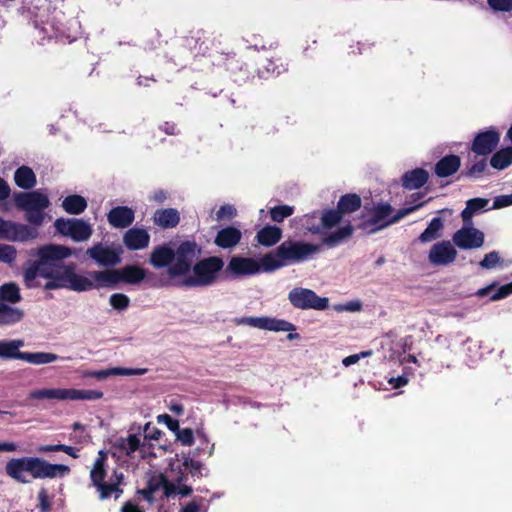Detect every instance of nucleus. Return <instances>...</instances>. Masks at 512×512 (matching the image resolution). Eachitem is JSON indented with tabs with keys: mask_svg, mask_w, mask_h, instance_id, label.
I'll return each instance as SVG.
<instances>
[{
	"mask_svg": "<svg viewBox=\"0 0 512 512\" xmlns=\"http://www.w3.org/2000/svg\"><path fill=\"white\" fill-rule=\"evenodd\" d=\"M73 250L64 245L48 244L39 247L36 260L27 263L23 278L28 288L39 285L37 279L44 278L47 282L44 289H69L81 291L88 288V282L83 275L76 273V264H65L64 260L72 256Z\"/></svg>",
	"mask_w": 512,
	"mask_h": 512,
	"instance_id": "f257e3e1",
	"label": "nucleus"
},
{
	"mask_svg": "<svg viewBox=\"0 0 512 512\" xmlns=\"http://www.w3.org/2000/svg\"><path fill=\"white\" fill-rule=\"evenodd\" d=\"M5 473L13 480L28 484L30 480L25 473L34 479L62 478L70 473V468L64 464H52L39 457L12 458L5 465Z\"/></svg>",
	"mask_w": 512,
	"mask_h": 512,
	"instance_id": "f03ea898",
	"label": "nucleus"
},
{
	"mask_svg": "<svg viewBox=\"0 0 512 512\" xmlns=\"http://www.w3.org/2000/svg\"><path fill=\"white\" fill-rule=\"evenodd\" d=\"M320 250L316 244L285 240L273 253H268L262 257V267L264 272H272L291 263H300L311 259Z\"/></svg>",
	"mask_w": 512,
	"mask_h": 512,
	"instance_id": "7ed1b4c3",
	"label": "nucleus"
},
{
	"mask_svg": "<svg viewBox=\"0 0 512 512\" xmlns=\"http://www.w3.org/2000/svg\"><path fill=\"white\" fill-rule=\"evenodd\" d=\"M106 459V453L103 451H99L98 457L95 460L93 467L90 471V479L93 486L99 492V498L101 500H106L110 498L112 495H114L115 499H118L123 492V490L120 488V484L123 481V474L114 471L109 482H106Z\"/></svg>",
	"mask_w": 512,
	"mask_h": 512,
	"instance_id": "20e7f679",
	"label": "nucleus"
},
{
	"mask_svg": "<svg viewBox=\"0 0 512 512\" xmlns=\"http://www.w3.org/2000/svg\"><path fill=\"white\" fill-rule=\"evenodd\" d=\"M224 262L221 258L212 256L197 262L192 272L178 281V285L185 287H205L212 285L218 273L222 270Z\"/></svg>",
	"mask_w": 512,
	"mask_h": 512,
	"instance_id": "39448f33",
	"label": "nucleus"
},
{
	"mask_svg": "<svg viewBox=\"0 0 512 512\" xmlns=\"http://www.w3.org/2000/svg\"><path fill=\"white\" fill-rule=\"evenodd\" d=\"M15 205L25 211V219L39 227L45 221V209L50 205L47 195L40 191L19 192L14 195Z\"/></svg>",
	"mask_w": 512,
	"mask_h": 512,
	"instance_id": "423d86ee",
	"label": "nucleus"
},
{
	"mask_svg": "<svg viewBox=\"0 0 512 512\" xmlns=\"http://www.w3.org/2000/svg\"><path fill=\"white\" fill-rule=\"evenodd\" d=\"M424 204L425 202H420L414 206L400 209L394 216H391L392 207L389 204H379L374 207L369 219L362 223V227L369 233H374L397 223L402 218L423 207Z\"/></svg>",
	"mask_w": 512,
	"mask_h": 512,
	"instance_id": "0eeeda50",
	"label": "nucleus"
},
{
	"mask_svg": "<svg viewBox=\"0 0 512 512\" xmlns=\"http://www.w3.org/2000/svg\"><path fill=\"white\" fill-rule=\"evenodd\" d=\"M103 397V392L98 390H79L74 388H42L29 392L30 400H58V401H79L98 400Z\"/></svg>",
	"mask_w": 512,
	"mask_h": 512,
	"instance_id": "6e6552de",
	"label": "nucleus"
},
{
	"mask_svg": "<svg viewBox=\"0 0 512 512\" xmlns=\"http://www.w3.org/2000/svg\"><path fill=\"white\" fill-rule=\"evenodd\" d=\"M198 246L195 242H184L174 251V259L168 267V275L171 279L181 277V280L190 274L192 263L199 254Z\"/></svg>",
	"mask_w": 512,
	"mask_h": 512,
	"instance_id": "1a4fd4ad",
	"label": "nucleus"
},
{
	"mask_svg": "<svg viewBox=\"0 0 512 512\" xmlns=\"http://www.w3.org/2000/svg\"><path fill=\"white\" fill-rule=\"evenodd\" d=\"M290 303L298 309L325 310L328 308L329 300L326 297H319L313 290L295 287L288 294Z\"/></svg>",
	"mask_w": 512,
	"mask_h": 512,
	"instance_id": "9d476101",
	"label": "nucleus"
},
{
	"mask_svg": "<svg viewBox=\"0 0 512 512\" xmlns=\"http://www.w3.org/2000/svg\"><path fill=\"white\" fill-rule=\"evenodd\" d=\"M56 230L75 242L87 241L93 232L92 226L83 219H64L60 218L54 224Z\"/></svg>",
	"mask_w": 512,
	"mask_h": 512,
	"instance_id": "9b49d317",
	"label": "nucleus"
},
{
	"mask_svg": "<svg viewBox=\"0 0 512 512\" xmlns=\"http://www.w3.org/2000/svg\"><path fill=\"white\" fill-rule=\"evenodd\" d=\"M38 235V230L35 227L18 224L0 217V239L2 240L25 242L36 239Z\"/></svg>",
	"mask_w": 512,
	"mask_h": 512,
	"instance_id": "f8f14e48",
	"label": "nucleus"
},
{
	"mask_svg": "<svg viewBox=\"0 0 512 512\" xmlns=\"http://www.w3.org/2000/svg\"><path fill=\"white\" fill-rule=\"evenodd\" d=\"M235 323L237 325H244V326H250L262 330H269L274 332H292L296 330V327L282 319H276L272 317H255V316H248V317H242L235 320Z\"/></svg>",
	"mask_w": 512,
	"mask_h": 512,
	"instance_id": "ddd939ff",
	"label": "nucleus"
},
{
	"mask_svg": "<svg viewBox=\"0 0 512 512\" xmlns=\"http://www.w3.org/2000/svg\"><path fill=\"white\" fill-rule=\"evenodd\" d=\"M161 489L163 490V496L169 498L174 496L177 487L174 482L168 479V476L162 473H156L149 478L147 487L139 490L138 493L141 494L147 502L153 503L155 501L154 495Z\"/></svg>",
	"mask_w": 512,
	"mask_h": 512,
	"instance_id": "4468645a",
	"label": "nucleus"
},
{
	"mask_svg": "<svg viewBox=\"0 0 512 512\" xmlns=\"http://www.w3.org/2000/svg\"><path fill=\"white\" fill-rule=\"evenodd\" d=\"M452 241L460 249L480 248L484 243V233L464 223L463 227L454 233Z\"/></svg>",
	"mask_w": 512,
	"mask_h": 512,
	"instance_id": "2eb2a0df",
	"label": "nucleus"
},
{
	"mask_svg": "<svg viewBox=\"0 0 512 512\" xmlns=\"http://www.w3.org/2000/svg\"><path fill=\"white\" fill-rule=\"evenodd\" d=\"M263 271L262 258L256 261L253 258L234 256L230 259L226 271L233 276H251Z\"/></svg>",
	"mask_w": 512,
	"mask_h": 512,
	"instance_id": "dca6fc26",
	"label": "nucleus"
},
{
	"mask_svg": "<svg viewBox=\"0 0 512 512\" xmlns=\"http://www.w3.org/2000/svg\"><path fill=\"white\" fill-rule=\"evenodd\" d=\"M457 251L450 241L434 244L429 251L428 260L434 266H446L456 259Z\"/></svg>",
	"mask_w": 512,
	"mask_h": 512,
	"instance_id": "f3484780",
	"label": "nucleus"
},
{
	"mask_svg": "<svg viewBox=\"0 0 512 512\" xmlns=\"http://www.w3.org/2000/svg\"><path fill=\"white\" fill-rule=\"evenodd\" d=\"M86 254L103 267H113L120 263V253L113 247L101 243L87 249Z\"/></svg>",
	"mask_w": 512,
	"mask_h": 512,
	"instance_id": "a211bd4d",
	"label": "nucleus"
},
{
	"mask_svg": "<svg viewBox=\"0 0 512 512\" xmlns=\"http://www.w3.org/2000/svg\"><path fill=\"white\" fill-rule=\"evenodd\" d=\"M117 269H106L102 271H90L88 273V277L84 276V279L88 282L89 287L82 289L80 292L88 291L93 288H102V287H114L118 283H120V278H118Z\"/></svg>",
	"mask_w": 512,
	"mask_h": 512,
	"instance_id": "6ab92c4d",
	"label": "nucleus"
},
{
	"mask_svg": "<svg viewBox=\"0 0 512 512\" xmlns=\"http://www.w3.org/2000/svg\"><path fill=\"white\" fill-rule=\"evenodd\" d=\"M141 447V438L136 434H130L127 437L117 438L112 444L114 456H126L130 459L134 458V455L137 451H141Z\"/></svg>",
	"mask_w": 512,
	"mask_h": 512,
	"instance_id": "aec40b11",
	"label": "nucleus"
},
{
	"mask_svg": "<svg viewBox=\"0 0 512 512\" xmlns=\"http://www.w3.org/2000/svg\"><path fill=\"white\" fill-rule=\"evenodd\" d=\"M500 135L495 130L479 133L472 144V151L478 155H487L498 145Z\"/></svg>",
	"mask_w": 512,
	"mask_h": 512,
	"instance_id": "412c9836",
	"label": "nucleus"
},
{
	"mask_svg": "<svg viewBox=\"0 0 512 512\" xmlns=\"http://www.w3.org/2000/svg\"><path fill=\"white\" fill-rule=\"evenodd\" d=\"M123 243L129 250H142L149 246L150 235L143 228H130L123 235Z\"/></svg>",
	"mask_w": 512,
	"mask_h": 512,
	"instance_id": "4be33fe9",
	"label": "nucleus"
},
{
	"mask_svg": "<svg viewBox=\"0 0 512 512\" xmlns=\"http://www.w3.org/2000/svg\"><path fill=\"white\" fill-rule=\"evenodd\" d=\"M135 219L134 211L127 206H118L109 211L107 220L109 224L118 229L130 226Z\"/></svg>",
	"mask_w": 512,
	"mask_h": 512,
	"instance_id": "5701e85b",
	"label": "nucleus"
},
{
	"mask_svg": "<svg viewBox=\"0 0 512 512\" xmlns=\"http://www.w3.org/2000/svg\"><path fill=\"white\" fill-rule=\"evenodd\" d=\"M242 233L235 227L221 229L215 238V244L221 248L235 247L241 240Z\"/></svg>",
	"mask_w": 512,
	"mask_h": 512,
	"instance_id": "b1692460",
	"label": "nucleus"
},
{
	"mask_svg": "<svg viewBox=\"0 0 512 512\" xmlns=\"http://www.w3.org/2000/svg\"><path fill=\"white\" fill-rule=\"evenodd\" d=\"M174 259V250L169 246H157L155 247L150 256V263L153 267L160 269L171 265Z\"/></svg>",
	"mask_w": 512,
	"mask_h": 512,
	"instance_id": "393cba45",
	"label": "nucleus"
},
{
	"mask_svg": "<svg viewBox=\"0 0 512 512\" xmlns=\"http://www.w3.org/2000/svg\"><path fill=\"white\" fill-rule=\"evenodd\" d=\"M179 220V213L173 208L157 210L153 216L154 223L164 229L175 227Z\"/></svg>",
	"mask_w": 512,
	"mask_h": 512,
	"instance_id": "a878e982",
	"label": "nucleus"
},
{
	"mask_svg": "<svg viewBox=\"0 0 512 512\" xmlns=\"http://www.w3.org/2000/svg\"><path fill=\"white\" fill-rule=\"evenodd\" d=\"M23 346L24 342L19 339L0 340V358L22 360L23 352L20 348Z\"/></svg>",
	"mask_w": 512,
	"mask_h": 512,
	"instance_id": "bb28decb",
	"label": "nucleus"
},
{
	"mask_svg": "<svg viewBox=\"0 0 512 512\" xmlns=\"http://www.w3.org/2000/svg\"><path fill=\"white\" fill-rule=\"evenodd\" d=\"M24 312L20 308L9 306L0 301V326H10L20 322Z\"/></svg>",
	"mask_w": 512,
	"mask_h": 512,
	"instance_id": "cd10ccee",
	"label": "nucleus"
},
{
	"mask_svg": "<svg viewBox=\"0 0 512 512\" xmlns=\"http://www.w3.org/2000/svg\"><path fill=\"white\" fill-rule=\"evenodd\" d=\"M117 271L120 282L127 284H139L146 277L145 270L136 265H128L122 269H117Z\"/></svg>",
	"mask_w": 512,
	"mask_h": 512,
	"instance_id": "c85d7f7f",
	"label": "nucleus"
},
{
	"mask_svg": "<svg viewBox=\"0 0 512 512\" xmlns=\"http://www.w3.org/2000/svg\"><path fill=\"white\" fill-rule=\"evenodd\" d=\"M428 180V173L422 168L406 172L403 175V186L407 189H418Z\"/></svg>",
	"mask_w": 512,
	"mask_h": 512,
	"instance_id": "c756f323",
	"label": "nucleus"
},
{
	"mask_svg": "<svg viewBox=\"0 0 512 512\" xmlns=\"http://www.w3.org/2000/svg\"><path fill=\"white\" fill-rule=\"evenodd\" d=\"M460 167V158L449 155L442 158L435 166V173L439 177H447L454 174Z\"/></svg>",
	"mask_w": 512,
	"mask_h": 512,
	"instance_id": "7c9ffc66",
	"label": "nucleus"
},
{
	"mask_svg": "<svg viewBox=\"0 0 512 512\" xmlns=\"http://www.w3.org/2000/svg\"><path fill=\"white\" fill-rule=\"evenodd\" d=\"M444 229V220L440 217L433 218L428 224L427 228L419 236V241L422 243L432 242L442 236Z\"/></svg>",
	"mask_w": 512,
	"mask_h": 512,
	"instance_id": "2f4dec72",
	"label": "nucleus"
},
{
	"mask_svg": "<svg viewBox=\"0 0 512 512\" xmlns=\"http://www.w3.org/2000/svg\"><path fill=\"white\" fill-rule=\"evenodd\" d=\"M63 359L51 352H23L22 360L32 365H44Z\"/></svg>",
	"mask_w": 512,
	"mask_h": 512,
	"instance_id": "473e14b6",
	"label": "nucleus"
},
{
	"mask_svg": "<svg viewBox=\"0 0 512 512\" xmlns=\"http://www.w3.org/2000/svg\"><path fill=\"white\" fill-rule=\"evenodd\" d=\"M170 473V477L172 478L171 482H174L177 487L174 495L178 494L182 497L189 496L193 490L192 487L183 483L186 480L187 475L182 471L181 467H174V465H171Z\"/></svg>",
	"mask_w": 512,
	"mask_h": 512,
	"instance_id": "72a5a7b5",
	"label": "nucleus"
},
{
	"mask_svg": "<svg viewBox=\"0 0 512 512\" xmlns=\"http://www.w3.org/2000/svg\"><path fill=\"white\" fill-rule=\"evenodd\" d=\"M260 244L270 247L276 244L282 237V230L276 226H265L257 233Z\"/></svg>",
	"mask_w": 512,
	"mask_h": 512,
	"instance_id": "f704fd0d",
	"label": "nucleus"
},
{
	"mask_svg": "<svg viewBox=\"0 0 512 512\" xmlns=\"http://www.w3.org/2000/svg\"><path fill=\"white\" fill-rule=\"evenodd\" d=\"M489 203L485 198H473L467 201L466 208L462 211L461 216L465 224L472 225V217L475 213L484 209Z\"/></svg>",
	"mask_w": 512,
	"mask_h": 512,
	"instance_id": "c9c22d12",
	"label": "nucleus"
},
{
	"mask_svg": "<svg viewBox=\"0 0 512 512\" xmlns=\"http://www.w3.org/2000/svg\"><path fill=\"white\" fill-rule=\"evenodd\" d=\"M16 184L23 189H30L36 183V177L33 170L27 166H21L14 174Z\"/></svg>",
	"mask_w": 512,
	"mask_h": 512,
	"instance_id": "e433bc0d",
	"label": "nucleus"
},
{
	"mask_svg": "<svg viewBox=\"0 0 512 512\" xmlns=\"http://www.w3.org/2000/svg\"><path fill=\"white\" fill-rule=\"evenodd\" d=\"M63 209L70 214H80L87 207V201L80 195L66 197L62 203Z\"/></svg>",
	"mask_w": 512,
	"mask_h": 512,
	"instance_id": "4c0bfd02",
	"label": "nucleus"
},
{
	"mask_svg": "<svg viewBox=\"0 0 512 512\" xmlns=\"http://www.w3.org/2000/svg\"><path fill=\"white\" fill-rule=\"evenodd\" d=\"M353 232V228L351 225H345L339 228L337 231L325 236L323 238V243L328 245L329 247H334L348 239Z\"/></svg>",
	"mask_w": 512,
	"mask_h": 512,
	"instance_id": "58836bf2",
	"label": "nucleus"
},
{
	"mask_svg": "<svg viewBox=\"0 0 512 512\" xmlns=\"http://www.w3.org/2000/svg\"><path fill=\"white\" fill-rule=\"evenodd\" d=\"M512 163V147H506L496 152L491 160L490 164L493 168L503 170Z\"/></svg>",
	"mask_w": 512,
	"mask_h": 512,
	"instance_id": "ea45409f",
	"label": "nucleus"
},
{
	"mask_svg": "<svg viewBox=\"0 0 512 512\" xmlns=\"http://www.w3.org/2000/svg\"><path fill=\"white\" fill-rule=\"evenodd\" d=\"M361 206V199L356 194H347L341 197L338 203V210L343 213H351L359 209Z\"/></svg>",
	"mask_w": 512,
	"mask_h": 512,
	"instance_id": "a19ab883",
	"label": "nucleus"
},
{
	"mask_svg": "<svg viewBox=\"0 0 512 512\" xmlns=\"http://www.w3.org/2000/svg\"><path fill=\"white\" fill-rule=\"evenodd\" d=\"M0 300L10 303H18L21 300L19 287L14 283H7L0 286Z\"/></svg>",
	"mask_w": 512,
	"mask_h": 512,
	"instance_id": "79ce46f5",
	"label": "nucleus"
},
{
	"mask_svg": "<svg viewBox=\"0 0 512 512\" xmlns=\"http://www.w3.org/2000/svg\"><path fill=\"white\" fill-rule=\"evenodd\" d=\"M321 221V226L325 228H331L341 222L342 220V213L337 210H330L326 211L325 213L321 214L319 216Z\"/></svg>",
	"mask_w": 512,
	"mask_h": 512,
	"instance_id": "37998d69",
	"label": "nucleus"
},
{
	"mask_svg": "<svg viewBox=\"0 0 512 512\" xmlns=\"http://www.w3.org/2000/svg\"><path fill=\"white\" fill-rule=\"evenodd\" d=\"M146 368H125V367H111L109 368V377L111 376H140L147 373Z\"/></svg>",
	"mask_w": 512,
	"mask_h": 512,
	"instance_id": "c03bdc74",
	"label": "nucleus"
},
{
	"mask_svg": "<svg viewBox=\"0 0 512 512\" xmlns=\"http://www.w3.org/2000/svg\"><path fill=\"white\" fill-rule=\"evenodd\" d=\"M294 212V207L289 205L275 206L270 210L271 218L275 222H282L285 218L291 216Z\"/></svg>",
	"mask_w": 512,
	"mask_h": 512,
	"instance_id": "a18cd8bd",
	"label": "nucleus"
},
{
	"mask_svg": "<svg viewBox=\"0 0 512 512\" xmlns=\"http://www.w3.org/2000/svg\"><path fill=\"white\" fill-rule=\"evenodd\" d=\"M17 257V250L14 246L0 243V262L12 264Z\"/></svg>",
	"mask_w": 512,
	"mask_h": 512,
	"instance_id": "49530a36",
	"label": "nucleus"
},
{
	"mask_svg": "<svg viewBox=\"0 0 512 512\" xmlns=\"http://www.w3.org/2000/svg\"><path fill=\"white\" fill-rule=\"evenodd\" d=\"M110 305L117 310H125L130 304V299L122 293L112 294L109 298Z\"/></svg>",
	"mask_w": 512,
	"mask_h": 512,
	"instance_id": "de8ad7c7",
	"label": "nucleus"
},
{
	"mask_svg": "<svg viewBox=\"0 0 512 512\" xmlns=\"http://www.w3.org/2000/svg\"><path fill=\"white\" fill-rule=\"evenodd\" d=\"M500 255L496 251H492L485 255L484 259L480 262V266L484 269H493L500 263Z\"/></svg>",
	"mask_w": 512,
	"mask_h": 512,
	"instance_id": "09e8293b",
	"label": "nucleus"
},
{
	"mask_svg": "<svg viewBox=\"0 0 512 512\" xmlns=\"http://www.w3.org/2000/svg\"><path fill=\"white\" fill-rule=\"evenodd\" d=\"M176 438L183 445L190 446L194 442L193 431L190 428H183L175 431Z\"/></svg>",
	"mask_w": 512,
	"mask_h": 512,
	"instance_id": "8fccbe9b",
	"label": "nucleus"
},
{
	"mask_svg": "<svg viewBox=\"0 0 512 512\" xmlns=\"http://www.w3.org/2000/svg\"><path fill=\"white\" fill-rule=\"evenodd\" d=\"M337 312H359L362 310V302L360 300H353L345 304H339L334 307Z\"/></svg>",
	"mask_w": 512,
	"mask_h": 512,
	"instance_id": "3c124183",
	"label": "nucleus"
},
{
	"mask_svg": "<svg viewBox=\"0 0 512 512\" xmlns=\"http://www.w3.org/2000/svg\"><path fill=\"white\" fill-rule=\"evenodd\" d=\"M490 7L497 11L512 10V0H487Z\"/></svg>",
	"mask_w": 512,
	"mask_h": 512,
	"instance_id": "603ef678",
	"label": "nucleus"
},
{
	"mask_svg": "<svg viewBox=\"0 0 512 512\" xmlns=\"http://www.w3.org/2000/svg\"><path fill=\"white\" fill-rule=\"evenodd\" d=\"M487 164L485 159L474 161L469 167V175L479 177L485 170Z\"/></svg>",
	"mask_w": 512,
	"mask_h": 512,
	"instance_id": "864d4df0",
	"label": "nucleus"
},
{
	"mask_svg": "<svg viewBox=\"0 0 512 512\" xmlns=\"http://www.w3.org/2000/svg\"><path fill=\"white\" fill-rule=\"evenodd\" d=\"M236 215V209L232 205H223L217 211V220L232 219Z\"/></svg>",
	"mask_w": 512,
	"mask_h": 512,
	"instance_id": "5fc2aeb1",
	"label": "nucleus"
},
{
	"mask_svg": "<svg viewBox=\"0 0 512 512\" xmlns=\"http://www.w3.org/2000/svg\"><path fill=\"white\" fill-rule=\"evenodd\" d=\"M183 466L189 470L192 476H197L201 474L202 464L198 461H194L190 458H185Z\"/></svg>",
	"mask_w": 512,
	"mask_h": 512,
	"instance_id": "6e6d98bb",
	"label": "nucleus"
},
{
	"mask_svg": "<svg viewBox=\"0 0 512 512\" xmlns=\"http://www.w3.org/2000/svg\"><path fill=\"white\" fill-rule=\"evenodd\" d=\"M316 217H318V213L316 212L312 213L311 215L307 214L303 217V225H305L306 228L314 234L320 232V226L314 225L313 221H311V219H314Z\"/></svg>",
	"mask_w": 512,
	"mask_h": 512,
	"instance_id": "4d7b16f0",
	"label": "nucleus"
},
{
	"mask_svg": "<svg viewBox=\"0 0 512 512\" xmlns=\"http://www.w3.org/2000/svg\"><path fill=\"white\" fill-rule=\"evenodd\" d=\"M158 422L159 423H164L167 425V427L175 432L176 430H178L179 428V422L175 419H173L170 415L168 414H162V415H159L158 416Z\"/></svg>",
	"mask_w": 512,
	"mask_h": 512,
	"instance_id": "13d9d810",
	"label": "nucleus"
},
{
	"mask_svg": "<svg viewBox=\"0 0 512 512\" xmlns=\"http://www.w3.org/2000/svg\"><path fill=\"white\" fill-rule=\"evenodd\" d=\"M511 293H512V289H511L510 284L508 283L506 285L499 287L498 290L496 291V293L491 296V300L497 301V300L503 299V298L507 297L508 295H510Z\"/></svg>",
	"mask_w": 512,
	"mask_h": 512,
	"instance_id": "bf43d9fd",
	"label": "nucleus"
},
{
	"mask_svg": "<svg viewBox=\"0 0 512 512\" xmlns=\"http://www.w3.org/2000/svg\"><path fill=\"white\" fill-rule=\"evenodd\" d=\"M37 497H38V501H39V505H40L41 509L43 511H48L50 508V503L48 501L47 490L44 488L40 489Z\"/></svg>",
	"mask_w": 512,
	"mask_h": 512,
	"instance_id": "052dcab7",
	"label": "nucleus"
},
{
	"mask_svg": "<svg viewBox=\"0 0 512 512\" xmlns=\"http://www.w3.org/2000/svg\"><path fill=\"white\" fill-rule=\"evenodd\" d=\"M85 377H93L98 380H105L109 377V368L98 370V371H88L84 374Z\"/></svg>",
	"mask_w": 512,
	"mask_h": 512,
	"instance_id": "680f3d73",
	"label": "nucleus"
},
{
	"mask_svg": "<svg viewBox=\"0 0 512 512\" xmlns=\"http://www.w3.org/2000/svg\"><path fill=\"white\" fill-rule=\"evenodd\" d=\"M512 205V194L511 195H504L496 198L494 202L495 208H501L504 206Z\"/></svg>",
	"mask_w": 512,
	"mask_h": 512,
	"instance_id": "e2e57ef3",
	"label": "nucleus"
},
{
	"mask_svg": "<svg viewBox=\"0 0 512 512\" xmlns=\"http://www.w3.org/2000/svg\"><path fill=\"white\" fill-rule=\"evenodd\" d=\"M62 445L63 444H56V445H41L39 446L36 451L38 453H47V452H56V451H62Z\"/></svg>",
	"mask_w": 512,
	"mask_h": 512,
	"instance_id": "0e129e2a",
	"label": "nucleus"
},
{
	"mask_svg": "<svg viewBox=\"0 0 512 512\" xmlns=\"http://www.w3.org/2000/svg\"><path fill=\"white\" fill-rule=\"evenodd\" d=\"M18 449V445L13 442L0 443V452H15Z\"/></svg>",
	"mask_w": 512,
	"mask_h": 512,
	"instance_id": "69168bd1",
	"label": "nucleus"
},
{
	"mask_svg": "<svg viewBox=\"0 0 512 512\" xmlns=\"http://www.w3.org/2000/svg\"><path fill=\"white\" fill-rule=\"evenodd\" d=\"M200 505L196 501H192L184 506L180 512H200Z\"/></svg>",
	"mask_w": 512,
	"mask_h": 512,
	"instance_id": "338daca9",
	"label": "nucleus"
},
{
	"mask_svg": "<svg viewBox=\"0 0 512 512\" xmlns=\"http://www.w3.org/2000/svg\"><path fill=\"white\" fill-rule=\"evenodd\" d=\"M122 512H143L141 511L138 506L134 505L133 503L131 502H127L123 505L122 509H121Z\"/></svg>",
	"mask_w": 512,
	"mask_h": 512,
	"instance_id": "774afa93",
	"label": "nucleus"
}]
</instances>
